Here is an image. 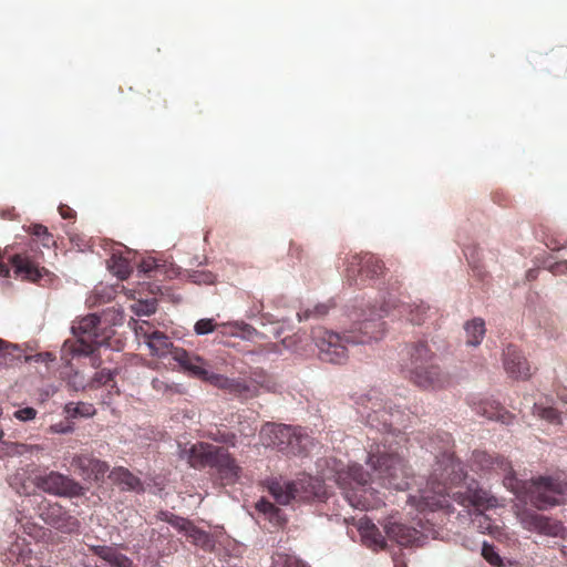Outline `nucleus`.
I'll use <instances>...</instances> for the list:
<instances>
[{
    "label": "nucleus",
    "mask_w": 567,
    "mask_h": 567,
    "mask_svg": "<svg viewBox=\"0 0 567 567\" xmlns=\"http://www.w3.org/2000/svg\"><path fill=\"white\" fill-rule=\"evenodd\" d=\"M37 414H38V412L35 409H33L31 406H27V408L17 410L13 415L19 421L25 422V421H31V420L35 419Z\"/></svg>",
    "instance_id": "a18cd8bd"
},
{
    "label": "nucleus",
    "mask_w": 567,
    "mask_h": 567,
    "mask_svg": "<svg viewBox=\"0 0 567 567\" xmlns=\"http://www.w3.org/2000/svg\"><path fill=\"white\" fill-rule=\"evenodd\" d=\"M148 93H150V94H152V91L150 90V91H148ZM153 95H154V96H156V97H158V99L161 97V96H159V93H158L157 91L153 92Z\"/></svg>",
    "instance_id": "0e129e2a"
},
{
    "label": "nucleus",
    "mask_w": 567,
    "mask_h": 567,
    "mask_svg": "<svg viewBox=\"0 0 567 567\" xmlns=\"http://www.w3.org/2000/svg\"><path fill=\"white\" fill-rule=\"evenodd\" d=\"M185 536L195 546L200 547L204 550L212 551L215 547V540L213 536L199 529L194 523L186 530Z\"/></svg>",
    "instance_id": "a878e982"
},
{
    "label": "nucleus",
    "mask_w": 567,
    "mask_h": 567,
    "mask_svg": "<svg viewBox=\"0 0 567 567\" xmlns=\"http://www.w3.org/2000/svg\"><path fill=\"white\" fill-rule=\"evenodd\" d=\"M340 480H350L362 488L363 493H367L365 486L371 482L372 477L370 473L365 472L360 464H352L348 466L347 472L340 475Z\"/></svg>",
    "instance_id": "c85d7f7f"
},
{
    "label": "nucleus",
    "mask_w": 567,
    "mask_h": 567,
    "mask_svg": "<svg viewBox=\"0 0 567 567\" xmlns=\"http://www.w3.org/2000/svg\"><path fill=\"white\" fill-rule=\"evenodd\" d=\"M385 533L390 539L395 540L401 546L416 545L422 537L415 528L395 522L385 525Z\"/></svg>",
    "instance_id": "5701e85b"
},
{
    "label": "nucleus",
    "mask_w": 567,
    "mask_h": 567,
    "mask_svg": "<svg viewBox=\"0 0 567 567\" xmlns=\"http://www.w3.org/2000/svg\"><path fill=\"white\" fill-rule=\"evenodd\" d=\"M474 411L488 420L501 422L502 424H511L515 415L507 411L495 400L485 399L475 403Z\"/></svg>",
    "instance_id": "4be33fe9"
},
{
    "label": "nucleus",
    "mask_w": 567,
    "mask_h": 567,
    "mask_svg": "<svg viewBox=\"0 0 567 567\" xmlns=\"http://www.w3.org/2000/svg\"><path fill=\"white\" fill-rule=\"evenodd\" d=\"M42 520L61 533L72 534L80 529V522L69 514L59 503L43 499L38 506Z\"/></svg>",
    "instance_id": "9b49d317"
},
{
    "label": "nucleus",
    "mask_w": 567,
    "mask_h": 567,
    "mask_svg": "<svg viewBox=\"0 0 567 567\" xmlns=\"http://www.w3.org/2000/svg\"><path fill=\"white\" fill-rule=\"evenodd\" d=\"M188 278L192 282L198 284V285H212L215 282V275L210 271L205 270H194L188 274Z\"/></svg>",
    "instance_id": "58836bf2"
},
{
    "label": "nucleus",
    "mask_w": 567,
    "mask_h": 567,
    "mask_svg": "<svg viewBox=\"0 0 567 567\" xmlns=\"http://www.w3.org/2000/svg\"><path fill=\"white\" fill-rule=\"evenodd\" d=\"M346 497L352 507L360 508L362 511H368L373 506L363 495H358L355 492H348Z\"/></svg>",
    "instance_id": "ea45409f"
},
{
    "label": "nucleus",
    "mask_w": 567,
    "mask_h": 567,
    "mask_svg": "<svg viewBox=\"0 0 567 567\" xmlns=\"http://www.w3.org/2000/svg\"><path fill=\"white\" fill-rule=\"evenodd\" d=\"M384 265L372 254H353L348 259L347 278L348 280L357 282L360 278L361 281L365 279H373L383 274Z\"/></svg>",
    "instance_id": "ddd939ff"
},
{
    "label": "nucleus",
    "mask_w": 567,
    "mask_h": 567,
    "mask_svg": "<svg viewBox=\"0 0 567 567\" xmlns=\"http://www.w3.org/2000/svg\"><path fill=\"white\" fill-rule=\"evenodd\" d=\"M22 357V350L18 346L0 339V367L13 365Z\"/></svg>",
    "instance_id": "2f4dec72"
},
{
    "label": "nucleus",
    "mask_w": 567,
    "mask_h": 567,
    "mask_svg": "<svg viewBox=\"0 0 567 567\" xmlns=\"http://www.w3.org/2000/svg\"><path fill=\"white\" fill-rule=\"evenodd\" d=\"M262 443L279 451L298 454L301 453L309 441L301 427L285 424H266L260 430Z\"/></svg>",
    "instance_id": "6e6552de"
},
{
    "label": "nucleus",
    "mask_w": 567,
    "mask_h": 567,
    "mask_svg": "<svg viewBox=\"0 0 567 567\" xmlns=\"http://www.w3.org/2000/svg\"><path fill=\"white\" fill-rule=\"evenodd\" d=\"M71 465L83 480L89 481L103 478L110 468L106 462L94 457L92 454L74 455Z\"/></svg>",
    "instance_id": "dca6fc26"
},
{
    "label": "nucleus",
    "mask_w": 567,
    "mask_h": 567,
    "mask_svg": "<svg viewBox=\"0 0 567 567\" xmlns=\"http://www.w3.org/2000/svg\"><path fill=\"white\" fill-rule=\"evenodd\" d=\"M256 509L267 517L268 515H271V513L276 509V506L269 501L260 499L256 504Z\"/></svg>",
    "instance_id": "3c124183"
},
{
    "label": "nucleus",
    "mask_w": 567,
    "mask_h": 567,
    "mask_svg": "<svg viewBox=\"0 0 567 567\" xmlns=\"http://www.w3.org/2000/svg\"><path fill=\"white\" fill-rule=\"evenodd\" d=\"M154 268V261H143L141 265H140V269L141 271L143 272H150L152 271Z\"/></svg>",
    "instance_id": "4d7b16f0"
},
{
    "label": "nucleus",
    "mask_w": 567,
    "mask_h": 567,
    "mask_svg": "<svg viewBox=\"0 0 567 567\" xmlns=\"http://www.w3.org/2000/svg\"><path fill=\"white\" fill-rule=\"evenodd\" d=\"M312 483L311 477L301 478L298 481H282L271 480L268 484V491L280 505H287L292 499L303 501L310 497L307 486ZM311 494H315L311 492Z\"/></svg>",
    "instance_id": "f8f14e48"
},
{
    "label": "nucleus",
    "mask_w": 567,
    "mask_h": 567,
    "mask_svg": "<svg viewBox=\"0 0 567 567\" xmlns=\"http://www.w3.org/2000/svg\"><path fill=\"white\" fill-rule=\"evenodd\" d=\"M216 327H217V323L215 322L214 319L205 318V319L198 320L195 323L194 330H195L196 334L203 336V334H207V333L215 331Z\"/></svg>",
    "instance_id": "a19ab883"
},
{
    "label": "nucleus",
    "mask_w": 567,
    "mask_h": 567,
    "mask_svg": "<svg viewBox=\"0 0 567 567\" xmlns=\"http://www.w3.org/2000/svg\"><path fill=\"white\" fill-rule=\"evenodd\" d=\"M302 249L298 246L291 245L290 246V254L295 255L297 258H301Z\"/></svg>",
    "instance_id": "052dcab7"
},
{
    "label": "nucleus",
    "mask_w": 567,
    "mask_h": 567,
    "mask_svg": "<svg viewBox=\"0 0 567 567\" xmlns=\"http://www.w3.org/2000/svg\"><path fill=\"white\" fill-rule=\"evenodd\" d=\"M274 567H308L302 560L295 556L279 555Z\"/></svg>",
    "instance_id": "37998d69"
},
{
    "label": "nucleus",
    "mask_w": 567,
    "mask_h": 567,
    "mask_svg": "<svg viewBox=\"0 0 567 567\" xmlns=\"http://www.w3.org/2000/svg\"><path fill=\"white\" fill-rule=\"evenodd\" d=\"M482 556L494 566H501L502 559L498 555V553L495 550V547L493 545H489L487 543L483 544L482 547Z\"/></svg>",
    "instance_id": "79ce46f5"
},
{
    "label": "nucleus",
    "mask_w": 567,
    "mask_h": 567,
    "mask_svg": "<svg viewBox=\"0 0 567 567\" xmlns=\"http://www.w3.org/2000/svg\"><path fill=\"white\" fill-rule=\"evenodd\" d=\"M269 523L274 526V527H281L285 525L286 523V517L284 515V513L276 507V509L271 513V515H268L267 516Z\"/></svg>",
    "instance_id": "09e8293b"
},
{
    "label": "nucleus",
    "mask_w": 567,
    "mask_h": 567,
    "mask_svg": "<svg viewBox=\"0 0 567 567\" xmlns=\"http://www.w3.org/2000/svg\"><path fill=\"white\" fill-rule=\"evenodd\" d=\"M10 553L17 556V561L25 567H42V561L32 555V550L24 544L16 543Z\"/></svg>",
    "instance_id": "7c9ffc66"
},
{
    "label": "nucleus",
    "mask_w": 567,
    "mask_h": 567,
    "mask_svg": "<svg viewBox=\"0 0 567 567\" xmlns=\"http://www.w3.org/2000/svg\"><path fill=\"white\" fill-rule=\"evenodd\" d=\"M204 436L214 442L231 447L236 446L237 443V435L228 430L225 425H215L210 429H207L204 433Z\"/></svg>",
    "instance_id": "cd10ccee"
},
{
    "label": "nucleus",
    "mask_w": 567,
    "mask_h": 567,
    "mask_svg": "<svg viewBox=\"0 0 567 567\" xmlns=\"http://www.w3.org/2000/svg\"><path fill=\"white\" fill-rule=\"evenodd\" d=\"M25 362H37L49 364L55 360V355L51 352H41L33 355H24Z\"/></svg>",
    "instance_id": "c03bdc74"
},
{
    "label": "nucleus",
    "mask_w": 567,
    "mask_h": 567,
    "mask_svg": "<svg viewBox=\"0 0 567 567\" xmlns=\"http://www.w3.org/2000/svg\"><path fill=\"white\" fill-rule=\"evenodd\" d=\"M113 380V372L111 370L102 369L101 371L96 372L93 382L99 385H106L109 382Z\"/></svg>",
    "instance_id": "de8ad7c7"
},
{
    "label": "nucleus",
    "mask_w": 567,
    "mask_h": 567,
    "mask_svg": "<svg viewBox=\"0 0 567 567\" xmlns=\"http://www.w3.org/2000/svg\"><path fill=\"white\" fill-rule=\"evenodd\" d=\"M27 231L39 239L47 234V227L41 224H32L27 228Z\"/></svg>",
    "instance_id": "603ef678"
},
{
    "label": "nucleus",
    "mask_w": 567,
    "mask_h": 567,
    "mask_svg": "<svg viewBox=\"0 0 567 567\" xmlns=\"http://www.w3.org/2000/svg\"><path fill=\"white\" fill-rule=\"evenodd\" d=\"M162 515V519L166 523H168L171 526H173L174 528H176L178 532H182L184 533V535L186 534V530L188 529V527L192 525L193 522H190L189 519L187 518H184V517H181V516H177V515H174L172 513H168V512H164L161 514Z\"/></svg>",
    "instance_id": "4c0bfd02"
},
{
    "label": "nucleus",
    "mask_w": 567,
    "mask_h": 567,
    "mask_svg": "<svg viewBox=\"0 0 567 567\" xmlns=\"http://www.w3.org/2000/svg\"><path fill=\"white\" fill-rule=\"evenodd\" d=\"M361 414L367 423L382 433V439L372 437L374 444L368 453V464L373 468L375 477L388 488L404 491L410 487L411 473L405 461L392 447L393 437L402 439L399 426L405 427L401 410L386 409L383 400L375 391L368 395V404Z\"/></svg>",
    "instance_id": "f257e3e1"
},
{
    "label": "nucleus",
    "mask_w": 567,
    "mask_h": 567,
    "mask_svg": "<svg viewBox=\"0 0 567 567\" xmlns=\"http://www.w3.org/2000/svg\"><path fill=\"white\" fill-rule=\"evenodd\" d=\"M441 445L436 449L435 441L431 439L425 445L435 456L433 471L427 480V485L420 496H411L410 503L420 512L435 511L449 506L447 496L451 495L452 487L460 484L465 478L464 468L454 457L452 451L451 435L443 433L437 435Z\"/></svg>",
    "instance_id": "7ed1b4c3"
},
{
    "label": "nucleus",
    "mask_w": 567,
    "mask_h": 567,
    "mask_svg": "<svg viewBox=\"0 0 567 567\" xmlns=\"http://www.w3.org/2000/svg\"><path fill=\"white\" fill-rule=\"evenodd\" d=\"M10 276V269L9 267L0 261V277H9Z\"/></svg>",
    "instance_id": "13d9d810"
},
{
    "label": "nucleus",
    "mask_w": 567,
    "mask_h": 567,
    "mask_svg": "<svg viewBox=\"0 0 567 567\" xmlns=\"http://www.w3.org/2000/svg\"><path fill=\"white\" fill-rule=\"evenodd\" d=\"M189 465L194 468L209 466L216 470L219 478L226 484L235 483L241 473L236 458L225 447L199 442L184 451Z\"/></svg>",
    "instance_id": "20e7f679"
},
{
    "label": "nucleus",
    "mask_w": 567,
    "mask_h": 567,
    "mask_svg": "<svg viewBox=\"0 0 567 567\" xmlns=\"http://www.w3.org/2000/svg\"><path fill=\"white\" fill-rule=\"evenodd\" d=\"M464 331L466 344L477 347L486 332L485 322L482 318H474L464 324Z\"/></svg>",
    "instance_id": "393cba45"
},
{
    "label": "nucleus",
    "mask_w": 567,
    "mask_h": 567,
    "mask_svg": "<svg viewBox=\"0 0 567 567\" xmlns=\"http://www.w3.org/2000/svg\"><path fill=\"white\" fill-rule=\"evenodd\" d=\"M107 267L121 280L126 279L132 271L130 261L126 258L118 256L116 254H113L111 256V258L107 261Z\"/></svg>",
    "instance_id": "473e14b6"
},
{
    "label": "nucleus",
    "mask_w": 567,
    "mask_h": 567,
    "mask_svg": "<svg viewBox=\"0 0 567 567\" xmlns=\"http://www.w3.org/2000/svg\"><path fill=\"white\" fill-rule=\"evenodd\" d=\"M95 554L114 567H128L131 564L125 555L118 553L113 547L99 546L95 548Z\"/></svg>",
    "instance_id": "c756f323"
},
{
    "label": "nucleus",
    "mask_w": 567,
    "mask_h": 567,
    "mask_svg": "<svg viewBox=\"0 0 567 567\" xmlns=\"http://www.w3.org/2000/svg\"><path fill=\"white\" fill-rule=\"evenodd\" d=\"M565 268L567 269V260L563 261V262H558L556 264L555 266L551 267V272L554 275L558 274L560 271V268Z\"/></svg>",
    "instance_id": "bf43d9fd"
},
{
    "label": "nucleus",
    "mask_w": 567,
    "mask_h": 567,
    "mask_svg": "<svg viewBox=\"0 0 567 567\" xmlns=\"http://www.w3.org/2000/svg\"><path fill=\"white\" fill-rule=\"evenodd\" d=\"M537 278V270H534V269H530L528 270L527 272V279L528 280H534Z\"/></svg>",
    "instance_id": "680f3d73"
},
{
    "label": "nucleus",
    "mask_w": 567,
    "mask_h": 567,
    "mask_svg": "<svg viewBox=\"0 0 567 567\" xmlns=\"http://www.w3.org/2000/svg\"><path fill=\"white\" fill-rule=\"evenodd\" d=\"M10 262L14 268V274L24 280L40 282L43 277L50 276L49 270L32 260L25 254H16L10 258Z\"/></svg>",
    "instance_id": "f3484780"
},
{
    "label": "nucleus",
    "mask_w": 567,
    "mask_h": 567,
    "mask_svg": "<svg viewBox=\"0 0 567 567\" xmlns=\"http://www.w3.org/2000/svg\"><path fill=\"white\" fill-rule=\"evenodd\" d=\"M3 436H4V433H3V431L0 429V441L3 439Z\"/></svg>",
    "instance_id": "69168bd1"
},
{
    "label": "nucleus",
    "mask_w": 567,
    "mask_h": 567,
    "mask_svg": "<svg viewBox=\"0 0 567 567\" xmlns=\"http://www.w3.org/2000/svg\"><path fill=\"white\" fill-rule=\"evenodd\" d=\"M210 384L244 399L258 395L259 388L262 386V384L255 379H230L218 373L210 375Z\"/></svg>",
    "instance_id": "2eb2a0df"
},
{
    "label": "nucleus",
    "mask_w": 567,
    "mask_h": 567,
    "mask_svg": "<svg viewBox=\"0 0 567 567\" xmlns=\"http://www.w3.org/2000/svg\"><path fill=\"white\" fill-rule=\"evenodd\" d=\"M21 493H27L25 488L23 487V491H19L18 489V494H21Z\"/></svg>",
    "instance_id": "338daca9"
},
{
    "label": "nucleus",
    "mask_w": 567,
    "mask_h": 567,
    "mask_svg": "<svg viewBox=\"0 0 567 567\" xmlns=\"http://www.w3.org/2000/svg\"><path fill=\"white\" fill-rule=\"evenodd\" d=\"M33 483L41 491L56 496L73 497L83 494V487L78 482L55 471L34 475Z\"/></svg>",
    "instance_id": "9d476101"
},
{
    "label": "nucleus",
    "mask_w": 567,
    "mask_h": 567,
    "mask_svg": "<svg viewBox=\"0 0 567 567\" xmlns=\"http://www.w3.org/2000/svg\"><path fill=\"white\" fill-rule=\"evenodd\" d=\"M171 355L185 371L210 383V375H214V372L205 369V363L202 358L188 353L183 348L173 349Z\"/></svg>",
    "instance_id": "6ab92c4d"
},
{
    "label": "nucleus",
    "mask_w": 567,
    "mask_h": 567,
    "mask_svg": "<svg viewBox=\"0 0 567 567\" xmlns=\"http://www.w3.org/2000/svg\"><path fill=\"white\" fill-rule=\"evenodd\" d=\"M519 520L522 526L528 532L559 538H564L567 534L561 522L532 511H524L519 515Z\"/></svg>",
    "instance_id": "4468645a"
},
{
    "label": "nucleus",
    "mask_w": 567,
    "mask_h": 567,
    "mask_svg": "<svg viewBox=\"0 0 567 567\" xmlns=\"http://www.w3.org/2000/svg\"><path fill=\"white\" fill-rule=\"evenodd\" d=\"M358 529L364 545L374 550L385 548V538L370 519L367 517L361 518L358 524Z\"/></svg>",
    "instance_id": "b1692460"
},
{
    "label": "nucleus",
    "mask_w": 567,
    "mask_h": 567,
    "mask_svg": "<svg viewBox=\"0 0 567 567\" xmlns=\"http://www.w3.org/2000/svg\"><path fill=\"white\" fill-rule=\"evenodd\" d=\"M152 386L157 392H166L169 390V385L165 381L157 378L153 379Z\"/></svg>",
    "instance_id": "6e6d98bb"
},
{
    "label": "nucleus",
    "mask_w": 567,
    "mask_h": 567,
    "mask_svg": "<svg viewBox=\"0 0 567 567\" xmlns=\"http://www.w3.org/2000/svg\"><path fill=\"white\" fill-rule=\"evenodd\" d=\"M402 373L422 389H434L442 384V373L435 363V355L423 341L408 347V359L402 364Z\"/></svg>",
    "instance_id": "39448f33"
},
{
    "label": "nucleus",
    "mask_w": 567,
    "mask_h": 567,
    "mask_svg": "<svg viewBox=\"0 0 567 567\" xmlns=\"http://www.w3.org/2000/svg\"><path fill=\"white\" fill-rule=\"evenodd\" d=\"M59 213L63 219H74L76 213L68 205L61 204L59 206Z\"/></svg>",
    "instance_id": "864d4df0"
},
{
    "label": "nucleus",
    "mask_w": 567,
    "mask_h": 567,
    "mask_svg": "<svg viewBox=\"0 0 567 567\" xmlns=\"http://www.w3.org/2000/svg\"><path fill=\"white\" fill-rule=\"evenodd\" d=\"M72 332L75 340H66L63 352H70L72 355H91L92 367L99 368L101 360L94 355V352L106 339L102 333L100 317L90 313L74 321Z\"/></svg>",
    "instance_id": "423d86ee"
},
{
    "label": "nucleus",
    "mask_w": 567,
    "mask_h": 567,
    "mask_svg": "<svg viewBox=\"0 0 567 567\" xmlns=\"http://www.w3.org/2000/svg\"><path fill=\"white\" fill-rule=\"evenodd\" d=\"M64 410H65L66 414L73 419L90 417V416H93L96 412L94 405L92 403H87V402H78V403L70 402V403L65 404Z\"/></svg>",
    "instance_id": "f704fd0d"
},
{
    "label": "nucleus",
    "mask_w": 567,
    "mask_h": 567,
    "mask_svg": "<svg viewBox=\"0 0 567 567\" xmlns=\"http://www.w3.org/2000/svg\"><path fill=\"white\" fill-rule=\"evenodd\" d=\"M389 313L388 303L379 310L374 306L362 310L359 319L348 329L347 341L351 344H365L382 339L385 331L382 318Z\"/></svg>",
    "instance_id": "0eeeda50"
},
{
    "label": "nucleus",
    "mask_w": 567,
    "mask_h": 567,
    "mask_svg": "<svg viewBox=\"0 0 567 567\" xmlns=\"http://www.w3.org/2000/svg\"><path fill=\"white\" fill-rule=\"evenodd\" d=\"M39 240L41 241L43 247L50 248L55 245L54 237L49 230L47 229V234L42 235Z\"/></svg>",
    "instance_id": "5fc2aeb1"
},
{
    "label": "nucleus",
    "mask_w": 567,
    "mask_h": 567,
    "mask_svg": "<svg viewBox=\"0 0 567 567\" xmlns=\"http://www.w3.org/2000/svg\"><path fill=\"white\" fill-rule=\"evenodd\" d=\"M348 330L340 336L323 327H316L311 331L312 340L319 350V358L322 361L341 364L348 359L347 341Z\"/></svg>",
    "instance_id": "1a4fd4ad"
},
{
    "label": "nucleus",
    "mask_w": 567,
    "mask_h": 567,
    "mask_svg": "<svg viewBox=\"0 0 567 567\" xmlns=\"http://www.w3.org/2000/svg\"><path fill=\"white\" fill-rule=\"evenodd\" d=\"M452 496L458 504L476 509L492 508L497 505V499L494 496L478 487H468L466 493L455 492Z\"/></svg>",
    "instance_id": "412c9836"
},
{
    "label": "nucleus",
    "mask_w": 567,
    "mask_h": 567,
    "mask_svg": "<svg viewBox=\"0 0 567 567\" xmlns=\"http://www.w3.org/2000/svg\"><path fill=\"white\" fill-rule=\"evenodd\" d=\"M408 310V319L413 324H422L430 318L431 307L424 302L410 305L404 307Z\"/></svg>",
    "instance_id": "72a5a7b5"
},
{
    "label": "nucleus",
    "mask_w": 567,
    "mask_h": 567,
    "mask_svg": "<svg viewBox=\"0 0 567 567\" xmlns=\"http://www.w3.org/2000/svg\"><path fill=\"white\" fill-rule=\"evenodd\" d=\"M471 467L476 472L504 473V485L517 497L529 502L539 511L558 505L559 497L567 494V477L565 475L557 474L520 481L515 476L511 462L496 453L474 451L471 457Z\"/></svg>",
    "instance_id": "f03ea898"
},
{
    "label": "nucleus",
    "mask_w": 567,
    "mask_h": 567,
    "mask_svg": "<svg viewBox=\"0 0 567 567\" xmlns=\"http://www.w3.org/2000/svg\"><path fill=\"white\" fill-rule=\"evenodd\" d=\"M333 305L331 303H318L312 309H305V310H301L297 313V317H298V320L299 321H303V320H309L311 318L313 319H320L322 317H324L330 308H332Z\"/></svg>",
    "instance_id": "c9c22d12"
},
{
    "label": "nucleus",
    "mask_w": 567,
    "mask_h": 567,
    "mask_svg": "<svg viewBox=\"0 0 567 567\" xmlns=\"http://www.w3.org/2000/svg\"><path fill=\"white\" fill-rule=\"evenodd\" d=\"M504 369L514 379H528L530 377V367L523 353L517 347L509 344L504 350Z\"/></svg>",
    "instance_id": "aec40b11"
},
{
    "label": "nucleus",
    "mask_w": 567,
    "mask_h": 567,
    "mask_svg": "<svg viewBox=\"0 0 567 567\" xmlns=\"http://www.w3.org/2000/svg\"><path fill=\"white\" fill-rule=\"evenodd\" d=\"M533 412L540 419L547 420L550 423H559L560 415L553 406H543L542 404L534 403Z\"/></svg>",
    "instance_id": "e433bc0d"
},
{
    "label": "nucleus",
    "mask_w": 567,
    "mask_h": 567,
    "mask_svg": "<svg viewBox=\"0 0 567 567\" xmlns=\"http://www.w3.org/2000/svg\"><path fill=\"white\" fill-rule=\"evenodd\" d=\"M282 343L285 344V347L287 348H290L291 347V342H290V339L286 338L282 340Z\"/></svg>",
    "instance_id": "e2e57ef3"
},
{
    "label": "nucleus",
    "mask_w": 567,
    "mask_h": 567,
    "mask_svg": "<svg viewBox=\"0 0 567 567\" xmlns=\"http://www.w3.org/2000/svg\"><path fill=\"white\" fill-rule=\"evenodd\" d=\"M110 477L114 483L121 485L123 489L135 491L142 486L140 478L124 467L114 468Z\"/></svg>",
    "instance_id": "bb28decb"
},
{
    "label": "nucleus",
    "mask_w": 567,
    "mask_h": 567,
    "mask_svg": "<svg viewBox=\"0 0 567 567\" xmlns=\"http://www.w3.org/2000/svg\"><path fill=\"white\" fill-rule=\"evenodd\" d=\"M257 431V425L254 423H249V422H243L240 421L239 422V429H238V432L240 433V435L245 436V437H251L255 435Z\"/></svg>",
    "instance_id": "8fccbe9b"
},
{
    "label": "nucleus",
    "mask_w": 567,
    "mask_h": 567,
    "mask_svg": "<svg viewBox=\"0 0 567 567\" xmlns=\"http://www.w3.org/2000/svg\"><path fill=\"white\" fill-rule=\"evenodd\" d=\"M137 333L144 338V341L148 346L152 355L165 357L171 354V351L175 349L169 338L157 330H152L147 322H143L137 329Z\"/></svg>",
    "instance_id": "a211bd4d"
},
{
    "label": "nucleus",
    "mask_w": 567,
    "mask_h": 567,
    "mask_svg": "<svg viewBox=\"0 0 567 567\" xmlns=\"http://www.w3.org/2000/svg\"><path fill=\"white\" fill-rule=\"evenodd\" d=\"M156 301L155 300H150V301H144V302H140L137 305V308H136V313L140 316V315H144V316H150V315H153L155 313L156 311Z\"/></svg>",
    "instance_id": "49530a36"
}]
</instances>
